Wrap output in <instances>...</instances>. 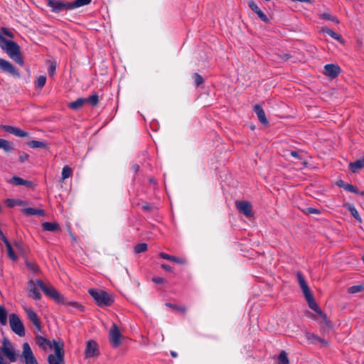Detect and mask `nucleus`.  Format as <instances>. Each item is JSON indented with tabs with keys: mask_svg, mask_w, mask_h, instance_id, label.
<instances>
[{
	"mask_svg": "<svg viewBox=\"0 0 364 364\" xmlns=\"http://www.w3.org/2000/svg\"><path fill=\"white\" fill-rule=\"evenodd\" d=\"M2 345L1 351L4 355L11 363L16 362L17 360V355L16 353L14 347L6 337L2 338Z\"/></svg>",
	"mask_w": 364,
	"mask_h": 364,
	"instance_id": "20e7f679",
	"label": "nucleus"
},
{
	"mask_svg": "<svg viewBox=\"0 0 364 364\" xmlns=\"http://www.w3.org/2000/svg\"><path fill=\"white\" fill-rule=\"evenodd\" d=\"M122 338V334L117 325L113 323L109 332V339L113 348H117L120 345Z\"/></svg>",
	"mask_w": 364,
	"mask_h": 364,
	"instance_id": "0eeeda50",
	"label": "nucleus"
},
{
	"mask_svg": "<svg viewBox=\"0 0 364 364\" xmlns=\"http://www.w3.org/2000/svg\"><path fill=\"white\" fill-rule=\"evenodd\" d=\"M28 145L29 147L32 149H46L47 144L43 141H36V140H32L29 142H28Z\"/></svg>",
	"mask_w": 364,
	"mask_h": 364,
	"instance_id": "cd10ccee",
	"label": "nucleus"
},
{
	"mask_svg": "<svg viewBox=\"0 0 364 364\" xmlns=\"http://www.w3.org/2000/svg\"><path fill=\"white\" fill-rule=\"evenodd\" d=\"M43 229L46 231L55 232L60 228L57 223L45 222L42 224Z\"/></svg>",
	"mask_w": 364,
	"mask_h": 364,
	"instance_id": "393cba45",
	"label": "nucleus"
},
{
	"mask_svg": "<svg viewBox=\"0 0 364 364\" xmlns=\"http://www.w3.org/2000/svg\"><path fill=\"white\" fill-rule=\"evenodd\" d=\"M86 101L85 102L90 103L93 106H95L97 105L99 101V97L97 94H94L91 96H90L87 98H85Z\"/></svg>",
	"mask_w": 364,
	"mask_h": 364,
	"instance_id": "4c0bfd02",
	"label": "nucleus"
},
{
	"mask_svg": "<svg viewBox=\"0 0 364 364\" xmlns=\"http://www.w3.org/2000/svg\"><path fill=\"white\" fill-rule=\"evenodd\" d=\"M64 343L63 341H56L55 340H53L50 343V347H48L49 349H53L55 356L58 357H64Z\"/></svg>",
	"mask_w": 364,
	"mask_h": 364,
	"instance_id": "2eb2a0df",
	"label": "nucleus"
},
{
	"mask_svg": "<svg viewBox=\"0 0 364 364\" xmlns=\"http://www.w3.org/2000/svg\"><path fill=\"white\" fill-rule=\"evenodd\" d=\"M317 341L321 343L322 344V346H326L328 344V342L326 340H324L320 337H318V339Z\"/></svg>",
	"mask_w": 364,
	"mask_h": 364,
	"instance_id": "052dcab7",
	"label": "nucleus"
},
{
	"mask_svg": "<svg viewBox=\"0 0 364 364\" xmlns=\"http://www.w3.org/2000/svg\"><path fill=\"white\" fill-rule=\"evenodd\" d=\"M0 33L1 34L2 36H3V35H5L6 36L9 37L11 38H14V33L11 31H9L8 28H6L5 27H2L1 28Z\"/></svg>",
	"mask_w": 364,
	"mask_h": 364,
	"instance_id": "c03bdc74",
	"label": "nucleus"
},
{
	"mask_svg": "<svg viewBox=\"0 0 364 364\" xmlns=\"http://www.w3.org/2000/svg\"><path fill=\"white\" fill-rule=\"evenodd\" d=\"M12 180L14 183L18 186L25 185L27 183L25 180L18 176H14Z\"/></svg>",
	"mask_w": 364,
	"mask_h": 364,
	"instance_id": "de8ad7c7",
	"label": "nucleus"
},
{
	"mask_svg": "<svg viewBox=\"0 0 364 364\" xmlns=\"http://www.w3.org/2000/svg\"><path fill=\"white\" fill-rule=\"evenodd\" d=\"M46 82V76L40 75L37 77V79L36 80L35 86L37 88H41L45 85Z\"/></svg>",
	"mask_w": 364,
	"mask_h": 364,
	"instance_id": "e433bc0d",
	"label": "nucleus"
},
{
	"mask_svg": "<svg viewBox=\"0 0 364 364\" xmlns=\"http://www.w3.org/2000/svg\"><path fill=\"white\" fill-rule=\"evenodd\" d=\"M305 213L306 214H319L320 210L318 209L314 208H308L305 210Z\"/></svg>",
	"mask_w": 364,
	"mask_h": 364,
	"instance_id": "603ef678",
	"label": "nucleus"
},
{
	"mask_svg": "<svg viewBox=\"0 0 364 364\" xmlns=\"http://www.w3.org/2000/svg\"><path fill=\"white\" fill-rule=\"evenodd\" d=\"M64 357H58L53 354H50L48 356V361L49 364H61L63 361Z\"/></svg>",
	"mask_w": 364,
	"mask_h": 364,
	"instance_id": "c756f323",
	"label": "nucleus"
},
{
	"mask_svg": "<svg viewBox=\"0 0 364 364\" xmlns=\"http://www.w3.org/2000/svg\"><path fill=\"white\" fill-rule=\"evenodd\" d=\"M358 194H360V195H362V196H364V191H362V192H360V193H359V192H358Z\"/></svg>",
	"mask_w": 364,
	"mask_h": 364,
	"instance_id": "774afa93",
	"label": "nucleus"
},
{
	"mask_svg": "<svg viewBox=\"0 0 364 364\" xmlns=\"http://www.w3.org/2000/svg\"><path fill=\"white\" fill-rule=\"evenodd\" d=\"M147 250V245L146 243H140L135 246L134 252L136 253L144 252Z\"/></svg>",
	"mask_w": 364,
	"mask_h": 364,
	"instance_id": "a19ab883",
	"label": "nucleus"
},
{
	"mask_svg": "<svg viewBox=\"0 0 364 364\" xmlns=\"http://www.w3.org/2000/svg\"><path fill=\"white\" fill-rule=\"evenodd\" d=\"M193 77L195 80V83L196 86H199L203 83V79L202 76L198 73H194Z\"/></svg>",
	"mask_w": 364,
	"mask_h": 364,
	"instance_id": "a18cd8bd",
	"label": "nucleus"
},
{
	"mask_svg": "<svg viewBox=\"0 0 364 364\" xmlns=\"http://www.w3.org/2000/svg\"><path fill=\"white\" fill-rule=\"evenodd\" d=\"M66 305L71 306L75 309H77L80 311H82L84 310V307L80 304H79L77 302H75V301L68 302V303H66Z\"/></svg>",
	"mask_w": 364,
	"mask_h": 364,
	"instance_id": "8fccbe9b",
	"label": "nucleus"
},
{
	"mask_svg": "<svg viewBox=\"0 0 364 364\" xmlns=\"http://www.w3.org/2000/svg\"><path fill=\"white\" fill-rule=\"evenodd\" d=\"M85 101V98H78L75 101L69 103L68 107L74 110L78 109L82 107Z\"/></svg>",
	"mask_w": 364,
	"mask_h": 364,
	"instance_id": "bb28decb",
	"label": "nucleus"
},
{
	"mask_svg": "<svg viewBox=\"0 0 364 364\" xmlns=\"http://www.w3.org/2000/svg\"><path fill=\"white\" fill-rule=\"evenodd\" d=\"M28 157H29V155L28 154L24 153V152H21L19 154V161L23 163L25 161L28 160Z\"/></svg>",
	"mask_w": 364,
	"mask_h": 364,
	"instance_id": "5fc2aeb1",
	"label": "nucleus"
},
{
	"mask_svg": "<svg viewBox=\"0 0 364 364\" xmlns=\"http://www.w3.org/2000/svg\"><path fill=\"white\" fill-rule=\"evenodd\" d=\"M296 278L308 304L316 306V301L314 300V298L311 292V290L307 283L306 282L304 277L303 276L301 272H296Z\"/></svg>",
	"mask_w": 364,
	"mask_h": 364,
	"instance_id": "39448f33",
	"label": "nucleus"
},
{
	"mask_svg": "<svg viewBox=\"0 0 364 364\" xmlns=\"http://www.w3.org/2000/svg\"><path fill=\"white\" fill-rule=\"evenodd\" d=\"M161 268H163L164 270H166L167 272H171L172 270L171 267L168 264H162Z\"/></svg>",
	"mask_w": 364,
	"mask_h": 364,
	"instance_id": "13d9d810",
	"label": "nucleus"
},
{
	"mask_svg": "<svg viewBox=\"0 0 364 364\" xmlns=\"http://www.w3.org/2000/svg\"><path fill=\"white\" fill-rule=\"evenodd\" d=\"M47 1L48 5L52 9V11L55 13L72 9L70 2H65L59 0H48Z\"/></svg>",
	"mask_w": 364,
	"mask_h": 364,
	"instance_id": "6e6552de",
	"label": "nucleus"
},
{
	"mask_svg": "<svg viewBox=\"0 0 364 364\" xmlns=\"http://www.w3.org/2000/svg\"><path fill=\"white\" fill-rule=\"evenodd\" d=\"M281 57L284 60H287L290 58V55L288 53H284L282 55H281Z\"/></svg>",
	"mask_w": 364,
	"mask_h": 364,
	"instance_id": "e2e57ef3",
	"label": "nucleus"
},
{
	"mask_svg": "<svg viewBox=\"0 0 364 364\" xmlns=\"http://www.w3.org/2000/svg\"><path fill=\"white\" fill-rule=\"evenodd\" d=\"M322 16H323V19L334 21L336 23H338V22H339L338 20L336 17L331 15L330 14H323Z\"/></svg>",
	"mask_w": 364,
	"mask_h": 364,
	"instance_id": "09e8293b",
	"label": "nucleus"
},
{
	"mask_svg": "<svg viewBox=\"0 0 364 364\" xmlns=\"http://www.w3.org/2000/svg\"><path fill=\"white\" fill-rule=\"evenodd\" d=\"M22 356L24 358L26 364H38L32 350L28 343L23 344Z\"/></svg>",
	"mask_w": 364,
	"mask_h": 364,
	"instance_id": "9d476101",
	"label": "nucleus"
},
{
	"mask_svg": "<svg viewBox=\"0 0 364 364\" xmlns=\"http://www.w3.org/2000/svg\"><path fill=\"white\" fill-rule=\"evenodd\" d=\"M159 256H160V257H161V258H163L164 259L170 260V261L173 262L175 263H178V264H184L186 263V259L177 257H175V256H172V255H168V254L164 253V252H161L159 254Z\"/></svg>",
	"mask_w": 364,
	"mask_h": 364,
	"instance_id": "aec40b11",
	"label": "nucleus"
},
{
	"mask_svg": "<svg viewBox=\"0 0 364 364\" xmlns=\"http://www.w3.org/2000/svg\"><path fill=\"white\" fill-rule=\"evenodd\" d=\"M166 306L171 308L172 309L181 312L182 314H185L186 311V308L185 306H179L176 304H173L171 303H166Z\"/></svg>",
	"mask_w": 364,
	"mask_h": 364,
	"instance_id": "c9c22d12",
	"label": "nucleus"
},
{
	"mask_svg": "<svg viewBox=\"0 0 364 364\" xmlns=\"http://www.w3.org/2000/svg\"><path fill=\"white\" fill-rule=\"evenodd\" d=\"M6 205L9 208L14 207L15 205H22L23 201L20 200H15V199H7L6 200Z\"/></svg>",
	"mask_w": 364,
	"mask_h": 364,
	"instance_id": "79ce46f5",
	"label": "nucleus"
},
{
	"mask_svg": "<svg viewBox=\"0 0 364 364\" xmlns=\"http://www.w3.org/2000/svg\"><path fill=\"white\" fill-rule=\"evenodd\" d=\"M56 70V63L50 61V65L48 68V74L50 76H53L55 74Z\"/></svg>",
	"mask_w": 364,
	"mask_h": 364,
	"instance_id": "49530a36",
	"label": "nucleus"
},
{
	"mask_svg": "<svg viewBox=\"0 0 364 364\" xmlns=\"http://www.w3.org/2000/svg\"><path fill=\"white\" fill-rule=\"evenodd\" d=\"M346 183H345L342 180H339L338 181H337V185L338 186L341 187V188H345V186H346Z\"/></svg>",
	"mask_w": 364,
	"mask_h": 364,
	"instance_id": "bf43d9fd",
	"label": "nucleus"
},
{
	"mask_svg": "<svg viewBox=\"0 0 364 364\" xmlns=\"http://www.w3.org/2000/svg\"><path fill=\"white\" fill-rule=\"evenodd\" d=\"M171 355L173 357V358H176L177 356V353L174 351H172L171 353Z\"/></svg>",
	"mask_w": 364,
	"mask_h": 364,
	"instance_id": "69168bd1",
	"label": "nucleus"
},
{
	"mask_svg": "<svg viewBox=\"0 0 364 364\" xmlns=\"http://www.w3.org/2000/svg\"><path fill=\"white\" fill-rule=\"evenodd\" d=\"M36 343L43 349L46 350L50 347L51 341L39 335L36 336Z\"/></svg>",
	"mask_w": 364,
	"mask_h": 364,
	"instance_id": "4be33fe9",
	"label": "nucleus"
},
{
	"mask_svg": "<svg viewBox=\"0 0 364 364\" xmlns=\"http://www.w3.org/2000/svg\"><path fill=\"white\" fill-rule=\"evenodd\" d=\"M235 207L240 213L247 218L252 217L253 215L252 205L247 200H236Z\"/></svg>",
	"mask_w": 364,
	"mask_h": 364,
	"instance_id": "1a4fd4ad",
	"label": "nucleus"
},
{
	"mask_svg": "<svg viewBox=\"0 0 364 364\" xmlns=\"http://www.w3.org/2000/svg\"><path fill=\"white\" fill-rule=\"evenodd\" d=\"M72 173H73L72 168H70L68 166H65L62 170V176H61L62 180L64 181V180L68 178L72 175Z\"/></svg>",
	"mask_w": 364,
	"mask_h": 364,
	"instance_id": "f704fd0d",
	"label": "nucleus"
},
{
	"mask_svg": "<svg viewBox=\"0 0 364 364\" xmlns=\"http://www.w3.org/2000/svg\"><path fill=\"white\" fill-rule=\"evenodd\" d=\"M344 189L350 193H358V189L355 187H354L353 185L349 184V183H347L346 186H345Z\"/></svg>",
	"mask_w": 364,
	"mask_h": 364,
	"instance_id": "3c124183",
	"label": "nucleus"
},
{
	"mask_svg": "<svg viewBox=\"0 0 364 364\" xmlns=\"http://www.w3.org/2000/svg\"><path fill=\"white\" fill-rule=\"evenodd\" d=\"M364 289L363 285H355L349 287L348 289V292L350 294H355L358 292H360Z\"/></svg>",
	"mask_w": 364,
	"mask_h": 364,
	"instance_id": "ea45409f",
	"label": "nucleus"
},
{
	"mask_svg": "<svg viewBox=\"0 0 364 364\" xmlns=\"http://www.w3.org/2000/svg\"><path fill=\"white\" fill-rule=\"evenodd\" d=\"M278 363L279 364H289V361L287 357V354L285 351L282 350L278 355Z\"/></svg>",
	"mask_w": 364,
	"mask_h": 364,
	"instance_id": "72a5a7b5",
	"label": "nucleus"
},
{
	"mask_svg": "<svg viewBox=\"0 0 364 364\" xmlns=\"http://www.w3.org/2000/svg\"><path fill=\"white\" fill-rule=\"evenodd\" d=\"M0 323L3 326L7 323V311L6 309L0 305Z\"/></svg>",
	"mask_w": 364,
	"mask_h": 364,
	"instance_id": "7c9ffc66",
	"label": "nucleus"
},
{
	"mask_svg": "<svg viewBox=\"0 0 364 364\" xmlns=\"http://www.w3.org/2000/svg\"><path fill=\"white\" fill-rule=\"evenodd\" d=\"M0 69L5 73H8L13 76L19 77L18 70L8 60L0 58Z\"/></svg>",
	"mask_w": 364,
	"mask_h": 364,
	"instance_id": "f8f14e48",
	"label": "nucleus"
},
{
	"mask_svg": "<svg viewBox=\"0 0 364 364\" xmlns=\"http://www.w3.org/2000/svg\"><path fill=\"white\" fill-rule=\"evenodd\" d=\"M92 0H75L70 2L72 9L89 4Z\"/></svg>",
	"mask_w": 364,
	"mask_h": 364,
	"instance_id": "473e14b6",
	"label": "nucleus"
},
{
	"mask_svg": "<svg viewBox=\"0 0 364 364\" xmlns=\"http://www.w3.org/2000/svg\"><path fill=\"white\" fill-rule=\"evenodd\" d=\"M6 245V250H7V253H8V256L12 259V260H16L17 257L16 255V254L14 253L13 249H12V247H11V245L10 244L9 241V240H6L5 242H4Z\"/></svg>",
	"mask_w": 364,
	"mask_h": 364,
	"instance_id": "2f4dec72",
	"label": "nucleus"
},
{
	"mask_svg": "<svg viewBox=\"0 0 364 364\" xmlns=\"http://www.w3.org/2000/svg\"><path fill=\"white\" fill-rule=\"evenodd\" d=\"M100 353L97 343L93 341L90 340L86 343L85 350V356L86 358L98 355Z\"/></svg>",
	"mask_w": 364,
	"mask_h": 364,
	"instance_id": "9b49d317",
	"label": "nucleus"
},
{
	"mask_svg": "<svg viewBox=\"0 0 364 364\" xmlns=\"http://www.w3.org/2000/svg\"><path fill=\"white\" fill-rule=\"evenodd\" d=\"M305 337L312 344L316 343L318 339V336L309 332L305 333Z\"/></svg>",
	"mask_w": 364,
	"mask_h": 364,
	"instance_id": "37998d69",
	"label": "nucleus"
},
{
	"mask_svg": "<svg viewBox=\"0 0 364 364\" xmlns=\"http://www.w3.org/2000/svg\"><path fill=\"white\" fill-rule=\"evenodd\" d=\"M0 149H2L6 153H9L14 150V146L12 142L0 139Z\"/></svg>",
	"mask_w": 364,
	"mask_h": 364,
	"instance_id": "5701e85b",
	"label": "nucleus"
},
{
	"mask_svg": "<svg viewBox=\"0 0 364 364\" xmlns=\"http://www.w3.org/2000/svg\"><path fill=\"white\" fill-rule=\"evenodd\" d=\"M25 311L27 314V316L28 319L33 323V324L35 326V327L37 328L38 331H41V325L40 319L36 314V312H34L31 309L26 308Z\"/></svg>",
	"mask_w": 364,
	"mask_h": 364,
	"instance_id": "dca6fc26",
	"label": "nucleus"
},
{
	"mask_svg": "<svg viewBox=\"0 0 364 364\" xmlns=\"http://www.w3.org/2000/svg\"><path fill=\"white\" fill-rule=\"evenodd\" d=\"M0 240H1L4 242H5L6 240H8L6 237L4 235L2 231L0 230Z\"/></svg>",
	"mask_w": 364,
	"mask_h": 364,
	"instance_id": "680f3d73",
	"label": "nucleus"
},
{
	"mask_svg": "<svg viewBox=\"0 0 364 364\" xmlns=\"http://www.w3.org/2000/svg\"><path fill=\"white\" fill-rule=\"evenodd\" d=\"M89 294L99 306H110L113 303L112 297L105 291L90 289Z\"/></svg>",
	"mask_w": 364,
	"mask_h": 364,
	"instance_id": "f03ea898",
	"label": "nucleus"
},
{
	"mask_svg": "<svg viewBox=\"0 0 364 364\" xmlns=\"http://www.w3.org/2000/svg\"><path fill=\"white\" fill-rule=\"evenodd\" d=\"M254 111L262 124L265 125L268 124V121L266 118L264 111L260 105H256L254 107Z\"/></svg>",
	"mask_w": 364,
	"mask_h": 364,
	"instance_id": "6ab92c4d",
	"label": "nucleus"
},
{
	"mask_svg": "<svg viewBox=\"0 0 364 364\" xmlns=\"http://www.w3.org/2000/svg\"><path fill=\"white\" fill-rule=\"evenodd\" d=\"M151 280L153 282L160 284H164L166 282V280L164 278L159 277H153Z\"/></svg>",
	"mask_w": 364,
	"mask_h": 364,
	"instance_id": "864d4df0",
	"label": "nucleus"
},
{
	"mask_svg": "<svg viewBox=\"0 0 364 364\" xmlns=\"http://www.w3.org/2000/svg\"><path fill=\"white\" fill-rule=\"evenodd\" d=\"M0 128L10 134H12L18 137H28L29 133L22 130L18 127L10 126V125H1Z\"/></svg>",
	"mask_w": 364,
	"mask_h": 364,
	"instance_id": "ddd939ff",
	"label": "nucleus"
},
{
	"mask_svg": "<svg viewBox=\"0 0 364 364\" xmlns=\"http://www.w3.org/2000/svg\"><path fill=\"white\" fill-rule=\"evenodd\" d=\"M22 213L28 216L31 215H39L43 216L45 215V212L42 209H35L33 208H26L22 209Z\"/></svg>",
	"mask_w": 364,
	"mask_h": 364,
	"instance_id": "412c9836",
	"label": "nucleus"
},
{
	"mask_svg": "<svg viewBox=\"0 0 364 364\" xmlns=\"http://www.w3.org/2000/svg\"><path fill=\"white\" fill-rule=\"evenodd\" d=\"M28 286L30 296H31L35 300H40L41 298V294L38 289V287H39L37 284L36 286V284L33 280H30L28 282Z\"/></svg>",
	"mask_w": 364,
	"mask_h": 364,
	"instance_id": "a211bd4d",
	"label": "nucleus"
},
{
	"mask_svg": "<svg viewBox=\"0 0 364 364\" xmlns=\"http://www.w3.org/2000/svg\"><path fill=\"white\" fill-rule=\"evenodd\" d=\"M0 48L16 63L23 65L24 62L21 54L20 46L14 41L6 40L0 33Z\"/></svg>",
	"mask_w": 364,
	"mask_h": 364,
	"instance_id": "f257e3e1",
	"label": "nucleus"
},
{
	"mask_svg": "<svg viewBox=\"0 0 364 364\" xmlns=\"http://www.w3.org/2000/svg\"><path fill=\"white\" fill-rule=\"evenodd\" d=\"M345 207L347 208V209L350 211V213H351V215L359 222H361V218L358 214V210H356V208H355V206L353 205H351V204H346L345 205Z\"/></svg>",
	"mask_w": 364,
	"mask_h": 364,
	"instance_id": "c85d7f7f",
	"label": "nucleus"
},
{
	"mask_svg": "<svg viewBox=\"0 0 364 364\" xmlns=\"http://www.w3.org/2000/svg\"><path fill=\"white\" fill-rule=\"evenodd\" d=\"M36 282L46 296L51 298L58 303L63 302V296L56 290L53 286L44 284L43 281L40 279L36 280Z\"/></svg>",
	"mask_w": 364,
	"mask_h": 364,
	"instance_id": "7ed1b4c3",
	"label": "nucleus"
},
{
	"mask_svg": "<svg viewBox=\"0 0 364 364\" xmlns=\"http://www.w3.org/2000/svg\"><path fill=\"white\" fill-rule=\"evenodd\" d=\"M141 208L144 211H149V212L151 211V210H152V208L148 204L143 205L141 206Z\"/></svg>",
	"mask_w": 364,
	"mask_h": 364,
	"instance_id": "4d7b16f0",
	"label": "nucleus"
},
{
	"mask_svg": "<svg viewBox=\"0 0 364 364\" xmlns=\"http://www.w3.org/2000/svg\"><path fill=\"white\" fill-rule=\"evenodd\" d=\"M350 169L353 173H356L364 167V160H356L349 164Z\"/></svg>",
	"mask_w": 364,
	"mask_h": 364,
	"instance_id": "a878e982",
	"label": "nucleus"
},
{
	"mask_svg": "<svg viewBox=\"0 0 364 364\" xmlns=\"http://www.w3.org/2000/svg\"><path fill=\"white\" fill-rule=\"evenodd\" d=\"M28 267H29L30 268L33 269V270L35 269V267H34V265H31L30 264H27Z\"/></svg>",
	"mask_w": 364,
	"mask_h": 364,
	"instance_id": "338daca9",
	"label": "nucleus"
},
{
	"mask_svg": "<svg viewBox=\"0 0 364 364\" xmlns=\"http://www.w3.org/2000/svg\"><path fill=\"white\" fill-rule=\"evenodd\" d=\"M323 73L326 76L333 79L339 75L341 68L335 64H327L324 66Z\"/></svg>",
	"mask_w": 364,
	"mask_h": 364,
	"instance_id": "4468645a",
	"label": "nucleus"
},
{
	"mask_svg": "<svg viewBox=\"0 0 364 364\" xmlns=\"http://www.w3.org/2000/svg\"><path fill=\"white\" fill-rule=\"evenodd\" d=\"M323 31L326 33L328 35H329L333 38L340 41L341 36L338 35L337 33L334 32L333 30L328 28H323Z\"/></svg>",
	"mask_w": 364,
	"mask_h": 364,
	"instance_id": "58836bf2",
	"label": "nucleus"
},
{
	"mask_svg": "<svg viewBox=\"0 0 364 364\" xmlns=\"http://www.w3.org/2000/svg\"><path fill=\"white\" fill-rule=\"evenodd\" d=\"M309 308L314 310L315 312H316L322 318L323 321L326 323L327 326H329L330 321L328 320L327 316L326 314H324L321 309L318 306L317 304L316 303V306L313 305H309Z\"/></svg>",
	"mask_w": 364,
	"mask_h": 364,
	"instance_id": "b1692460",
	"label": "nucleus"
},
{
	"mask_svg": "<svg viewBox=\"0 0 364 364\" xmlns=\"http://www.w3.org/2000/svg\"><path fill=\"white\" fill-rule=\"evenodd\" d=\"M249 7L257 14L259 18L264 22L268 23L269 18L268 17L262 12V11L258 7L256 3L253 1H250L248 2Z\"/></svg>",
	"mask_w": 364,
	"mask_h": 364,
	"instance_id": "f3484780",
	"label": "nucleus"
},
{
	"mask_svg": "<svg viewBox=\"0 0 364 364\" xmlns=\"http://www.w3.org/2000/svg\"><path fill=\"white\" fill-rule=\"evenodd\" d=\"M9 325L16 334L21 337L25 336L24 326L17 314H11L9 315Z\"/></svg>",
	"mask_w": 364,
	"mask_h": 364,
	"instance_id": "423d86ee",
	"label": "nucleus"
},
{
	"mask_svg": "<svg viewBox=\"0 0 364 364\" xmlns=\"http://www.w3.org/2000/svg\"><path fill=\"white\" fill-rule=\"evenodd\" d=\"M132 168L135 172H138L139 170V166L138 164H134L132 166Z\"/></svg>",
	"mask_w": 364,
	"mask_h": 364,
	"instance_id": "0e129e2a",
	"label": "nucleus"
},
{
	"mask_svg": "<svg viewBox=\"0 0 364 364\" xmlns=\"http://www.w3.org/2000/svg\"><path fill=\"white\" fill-rule=\"evenodd\" d=\"M290 154L296 158V159H298L299 160L302 159V156L300 154L299 151H291L290 152Z\"/></svg>",
	"mask_w": 364,
	"mask_h": 364,
	"instance_id": "6e6d98bb",
	"label": "nucleus"
}]
</instances>
